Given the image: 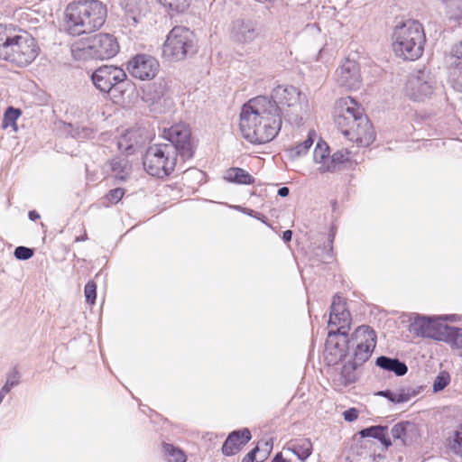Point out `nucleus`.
Listing matches in <instances>:
<instances>
[{
    "label": "nucleus",
    "mask_w": 462,
    "mask_h": 462,
    "mask_svg": "<svg viewBox=\"0 0 462 462\" xmlns=\"http://www.w3.org/2000/svg\"><path fill=\"white\" fill-rule=\"evenodd\" d=\"M394 53L407 60H416L423 53L426 36L423 26L416 20L397 24L392 35Z\"/></svg>",
    "instance_id": "3"
},
{
    "label": "nucleus",
    "mask_w": 462,
    "mask_h": 462,
    "mask_svg": "<svg viewBox=\"0 0 462 462\" xmlns=\"http://www.w3.org/2000/svg\"><path fill=\"white\" fill-rule=\"evenodd\" d=\"M436 86L435 75L423 68L409 78L406 83V94L411 100L421 102L431 97Z\"/></svg>",
    "instance_id": "11"
},
{
    "label": "nucleus",
    "mask_w": 462,
    "mask_h": 462,
    "mask_svg": "<svg viewBox=\"0 0 462 462\" xmlns=\"http://www.w3.org/2000/svg\"><path fill=\"white\" fill-rule=\"evenodd\" d=\"M345 420L354 421L358 417V411L356 408H349L343 412Z\"/></svg>",
    "instance_id": "47"
},
{
    "label": "nucleus",
    "mask_w": 462,
    "mask_h": 462,
    "mask_svg": "<svg viewBox=\"0 0 462 462\" xmlns=\"http://www.w3.org/2000/svg\"><path fill=\"white\" fill-rule=\"evenodd\" d=\"M242 462H254V460L251 459L250 457H245L243 458Z\"/></svg>",
    "instance_id": "58"
},
{
    "label": "nucleus",
    "mask_w": 462,
    "mask_h": 462,
    "mask_svg": "<svg viewBox=\"0 0 462 462\" xmlns=\"http://www.w3.org/2000/svg\"><path fill=\"white\" fill-rule=\"evenodd\" d=\"M259 451V448L255 447L251 451H249L245 457H250L251 459L255 460L256 453Z\"/></svg>",
    "instance_id": "54"
},
{
    "label": "nucleus",
    "mask_w": 462,
    "mask_h": 462,
    "mask_svg": "<svg viewBox=\"0 0 462 462\" xmlns=\"http://www.w3.org/2000/svg\"><path fill=\"white\" fill-rule=\"evenodd\" d=\"M448 81L455 90L462 92V63L450 64Z\"/></svg>",
    "instance_id": "34"
},
{
    "label": "nucleus",
    "mask_w": 462,
    "mask_h": 462,
    "mask_svg": "<svg viewBox=\"0 0 462 462\" xmlns=\"http://www.w3.org/2000/svg\"><path fill=\"white\" fill-rule=\"evenodd\" d=\"M290 189L288 187H282L278 189L277 194L282 198H285L289 195Z\"/></svg>",
    "instance_id": "52"
},
{
    "label": "nucleus",
    "mask_w": 462,
    "mask_h": 462,
    "mask_svg": "<svg viewBox=\"0 0 462 462\" xmlns=\"http://www.w3.org/2000/svg\"><path fill=\"white\" fill-rule=\"evenodd\" d=\"M424 389L423 385H410L401 387L396 391L389 389L377 392L375 394L387 399L389 402L399 404L409 402L412 397L420 394Z\"/></svg>",
    "instance_id": "22"
},
{
    "label": "nucleus",
    "mask_w": 462,
    "mask_h": 462,
    "mask_svg": "<svg viewBox=\"0 0 462 462\" xmlns=\"http://www.w3.org/2000/svg\"><path fill=\"white\" fill-rule=\"evenodd\" d=\"M87 239H88V236H87V234H84V235H83V236H78V237L76 238V241H85V240H87Z\"/></svg>",
    "instance_id": "56"
},
{
    "label": "nucleus",
    "mask_w": 462,
    "mask_h": 462,
    "mask_svg": "<svg viewBox=\"0 0 462 462\" xmlns=\"http://www.w3.org/2000/svg\"><path fill=\"white\" fill-rule=\"evenodd\" d=\"M109 166L113 176L116 180H126L130 172L131 165L125 157H115L109 162Z\"/></svg>",
    "instance_id": "30"
},
{
    "label": "nucleus",
    "mask_w": 462,
    "mask_h": 462,
    "mask_svg": "<svg viewBox=\"0 0 462 462\" xmlns=\"http://www.w3.org/2000/svg\"><path fill=\"white\" fill-rule=\"evenodd\" d=\"M341 132L346 136L353 135L352 138L360 146H368L375 138L373 125L366 116L359 118L357 124L348 125Z\"/></svg>",
    "instance_id": "18"
},
{
    "label": "nucleus",
    "mask_w": 462,
    "mask_h": 462,
    "mask_svg": "<svg viewBox=\"0 0 462 462\" xmlns=\"http://www.w3.org/2000/svg\"><path fill=\"white\" fill-rule=\"evenodd\" d=\"M282 238L285 243L291 242L292 238V232L291 230L284 231L282 233Z\"/></svg>",
    "instance_id": "50"
},
{
    "label": "nucleus",
    "mask_w": 462,
    "mask_h": 462,
    "mask_svg": "<svg viewBox=\"0 0 462 462\" xmlns=\"http://www.w3.org/2000/svg\"><path fill=\"white\" fill-rule=\"evenodd\" d=\"M65 14L69 33L80 35L101 28L107 17V9L98 0L79 1L69 4Z\"/></svg>",
    "instance_id": "2"
},
{
    "label": "nucleus",
    "mask_w": 462,
    "mask_h": 462,
    "mask_svg": "<svg viewBox=\"0 0 462 462\" xmlns=\"http://www.w3.org/2000/svg\"><path fill=\"white\" fill-rule=\"evenodd\" d=\"M334 236H335V234L331 232L329 234L328 245H324L323 248H318V250H322V252H324V254H326V257L321 259V262H323V263H328V260L332 259V257H333V254H332L333 246H332V245H333V241H334Z\"/></svg>",
    "instance_id": "44"
},
{
    "label": "nucleus",
    "mask_w": 462,
    "mask_h": 462,
    "mask_svg": "<svg viewBox=\"0 0 462 462\" xmlns=\"http://www.w3.org/2000/svg\"><path fill=\"white\" fill-rule=\"evenodd\" d=\"M450 448L455 454L462 457V423L459 424L454 432L453 441Z\"/></svg>",
    "instance_id": "40"
},
{
    "label": "nucleus",
    "mask_w": 462,
    "mask_h": 462,
    "mask_svg": "<svg viewBox=\"0 0 462 462\" xmlns=\"http://www.w3.org/2000/svg\"><path fill=\"white\" fill-rule=\"evenodd\" d=\"M410 331L422 337L432 338L446 343H457L461 340L462 328L449 326L442 320L417 315L410 325Z\"/></svg>",
    "instance_id": "5"
},
{
    "label": "nucleus",
    "mask_w": 462,
    "mask_h": 462,
    "mask_svg": "<svg viewBox=\"0 0 462 462\" xmlns=\"http://www.w3.org/2000/svg\"><path fill=\"white\" fill-rule=\"evenodd\" d=\"M127 78L125 71L117 66L103 65L91 75L94 86L103 93H109L116 85Z\"/></svg>",
    "instance_id": "14"
},
{
    "label": "nucleus",
    "mask_w": 462,
    "mask_h": 462,
    "mask_svg": "<svg viewBox=\"0 0 462 462\" xmlns=\"http://www.w3.org/2000/svg\"><path fill=\"white\" fill-rule=\"evenodd\" d=\"M142 98L150 107V110L157 114L169 111L173 105V101L166 88V83L163 81L149 84L143 90Z\"/></svg>",
    "instance_id": "13"
},
{
    "label": "nucleus",
    "mask_w": 462,
    "mask_h": 462,
    "mask_svg": "<svg viewBox=\"0 0 462 462\" xmlns=\"http://www.w3.org/2000/svg\"><path fill=\"white\" fill-rule=\"evenodd\" d=\"M365 116L363 110L356 102L352 97H346L340 100L335 120L340 130H342L350 124H357L359 118Z\"/></svg>",
    "instance_id": "17"
},
{
    "label": "nucleus",
    "mask_w": 462,
    "mask_h": 462,
    "mask_svg": "<svg viewBox=\"0 0 462 462\" xmlns=\"http://www.w3.org/2000/svg\"><path fill=\"white\" fill-rule=\"evenodd\" d=\"M445 320H455V315H448L444 319Z\"/></svg>",
    "instance_id": "57"
},
{
    "label": "nucleus",
    "mask_w": 462,
    "mask_h": 462,
    "mask_svg": "<svg viewBox=\"0 0 462 462\" xmlns=\"http://www.w3.org/2000/svg\"><path fill=\"white\" fill-rule=\"evenodd\" d=\"M21 374L18 370V368L15 366L6 375V381L5 384L2 386L3 388L6 389L10 393L12 388L18 385L20 383Z\"/></svg>",
    "instance_id": "39"
},
{
    "label": "nucleus",
    "mask_w": 462,
    "mask_h": 462,
    "mask_svg": "<svg viewBox=\"0 0 462 462\" xmlns=\"http://www.w3.org/2000/svg\"><path fill=\"white\" fill-rule=\"evenodd\" d=\"M362 330L356 334L354 341L356 342V350L352 353L351 358L343 365L340 373L339 381L342 385L348 386L357 380L356 369L365 363L371 356L376 346V341H370L367 346H362Z\"/></svg>",
    "instance_id": "10"
},
{
    "label": "nucleus",
    "mask_w": 462,
    "mask_h": 462,
    "mask_svg": "<svg viewBox=\"0 0 462 462\" xmlns=\"http://www.w3.org/2000/svg\"><path fill=\"white\" fill-rule=\"evenodd\" d=\"M162 452L168 462H186L187 457L184 452L172 444L163 443Z\"/></svg>",
    "instance_id": "32"
},
{
    "label": "nucleus",
    "mask_w": 462,
    "mask_h": 462,
    "mask_svg": "<svg viewBox=\"0 0 462 462\" xmlns=\"http://www.w3.org/2000/svg\"><path fill=\"white\" fill-rule=\"evenodd\" d=\"M293 86H278L270 97L258 96L243 105L239 127L243 137L251 143L263 144L273 140L282 128L285 107L293 106L299 100Z\"/></svg>",
    "instance_id": "1"
},
{
    "label": "nucleus",
    "mask_w": 462,
    "mask_h": 462,
    "mask_svg": "<svg viewBox=\"0 0 462 462\" xmlns=\"http://www.w3.org/2000/svg\"><path fill=\"white\" fill-rule=\"evenodd\" d=\"M349 329L346 328L345 331H342L343 328H337V330L328 331L325 344L326 358L328 360V363L337 364L346 356H352V353L356 350L354 338L359 330H362L360 338H362L363 344L361 346H367L370 341L369 338H372V341H376V334L369 326H359L350 337H348Z\"/></svg>",
    "instance_id": "4"
},
{
    "label": "nucleus",
    "mask_w": 462,
    "mask_h": 462,
    "mask_svg": "<svg viewBox=\"0 0 462 462\" xmlns=\"http://www.w3.org/2000/svg\"><path fill=\"white\" fill-rule=\"evenodd\" d=\"M254 212L253 209H250V213H248L250 216H252V213Z\"/></svg>",
    "instance_id": "59"
},
{
    "label": "nucleus",
    "mask_w": 462,
    "mask_h": 462,
    "mask_svg": "<svg viewBox=\"0 0 462 462\" xmlns=\"http://www.w3.org/2000/svg\"><path fill=\"white\" fill-rule=\"evenodd\" d=\"M34 250L26 246H17L14 251V255L17 260L26 261L33 256Z\"/></svg>",
    "instance_id": "42"
},
{
    "label": "nucleus",
    "mask_w": 462,
    "mask_h": 462,
    "mask_svg": "<svg viewBox=\"0 0 462 462\" xmlns=\"http://www.w3.org/2000/svg\"><path fill=\"white\" fill-rule=\"evenodd\" d=\"M341 315V320L343 321V327L340 328L345 331L346 328H350L351 315L349 310L346 308V302L338 295H335L332 300L330 306L329 317L331 319H337V316Z\"/></svg>",
    "instance_id": "26"
},
{
    "label": "nucleus",
    "mask_w": 462,
    "mask_h": 462,
    "mask_svg": "<svg viewBox=\"0 0 462 462\" xmlns=\"http://www.w3.org/2000/svg\"><path fill=\"white\" fill-rule=\"evenodd\" d=\"M22 30L12 23H0V60H5Z\"/></svg>",
    "instance_id": "21"
},
{
    "label": "nucleus",
    "mask_w": 462,
    "mask_h": 462,
    "mask_svg": "<svg viewBox=\"0 0 462 462\" xmlns=\"http://www.w3.org/2000/svg\"><path fill=\"white\" fill-rule=\"evenodd\" d=\"M450 383V375L448 372L442 371L435 377L432 391L433 393H439L444 390Z\"/></svg>",
    "instance_id": "38"
},
{
    "label": "nucleus",
    "mask_w": 462,
    "mask_h": 462,
    "mask_svg": "<svg viewBox=\"0 0 462 462\" xmlns=\"http://www.w3.org/2000/svg\"><path fill=\"white\" fill-rule=\"evenodd\" d=\"M132 133H128L125 135L122 136V138L118 142V147L120 150H125L127 153H131L134 150V144L133 143H126L128 141L131 140Z\"/></svg>",
    "instance_id": "46"
},
{
    "label": "nucleus",
    "mask_w": 462,
    "mask_h": 462,
    "mask_svg": "<svg viewBox=\"0 0 462 462\" xmlns=\"http://www.w3.org/2000/svg\"><path fill=\"white\" fill-rule=\"evenodd\" d=\"M271 462H290V461L282 457V452H279V453L275 454V456L273 457Z\"/></svg>",
    "instance_id": "51"
},
{
    "label": "nucleus",
    "mask_w": 462,
    "mask_h": 462,
    "mask_svg": "<svg viewBox=\"0 0 462 462\" xmlns=\"http://www.w3.org/2000/svg\"><path fill=\"white\" fill-rule=\"evenodd\" d=\"M451 60V64L462 63V42L452 47Z\"/></svg>",
    "instance_id": "45"
},
{
    "label": "nucleus",
    "mask_w": 462,
    "mask_h": 462,
    "mask_svg": "<svg viewBox=\"0 0 462 462\" xmlns=\"http://www.w3.org/2000/svg\"><path fill=\"white\" fill-rule=\"evenodd\" d=\"M22 115V111L19 108L14 106H8L4 114L2 126L3 128L12 127L15 131L17 130L16 121Z\"/></svg>",
    "instance_id": "35"
},
{
    "label": "nucleus",
    "mask_w": 462,
    "mask_h": 462,
    "mask_svg": "<svg viewBox=\"0 0 462 462\" xmlns=\"http://www.w3.org/2000/svg\"><path fill=\"white\" fill-rule=\"evenodd\" d=\"M69 127L71 128L70 135L76 139H93L96 135L95 129L90 126L79 125L73 126L72 125H69Z\"/></svg>",
    "instance_id": "36"
},
{
    "label": "nucleus",
    "mask_w": 462,
    "mask_h": 462,
    "mask_svg": "<svg viewBox=\"0 0 462 462\" xmlns=\"http://www.w3.org/2000/svg\"><path fill=\"white\" fill-rule=\"evenodd\" d=\"M375 365L384 371L393 372L396 376H402L408 372L406 364L396 357L381 356L376 358Z\"/></svg>",
    "instance_id": "25"
},
{
    "label": "nucleus",
    "mask_w": 462,
    "mask_h": 462,
    "mask_svg": "<svg viewBox=\"0 0 462 462\" xmlns=\"http://www.w3.org/2000/svg\"><path fill=\"white\" fill-rule=\"evenodd\" d=\"M259 35L256 23L251 19L238 18L232 22L231 38L239 44L253 42Z\"/></svg>",
    "instance_id": "19"
},
{
    "label": "nucleus",
    "mask_w": 462,
    "mask_h": 462,
    "mask_svg": "<svg viewBox=\"0 0 462 462\" xmlns=\"http://www.w3.org/2000/svg\"><path fill=\"white\" fill-rule=\"evenodd\" d=\"M391 433L394 440H399L404 446L417 441L420 437L418 426L407 420L395 424L392 428Z\"/></svg>",
    "instance_id": "23"
},
{
    "label": "nucleus",
    "mask_w": 462,
    "mask_h": 462,
    "mask_svg": "<svg viewBox=\"0 0 462 462\" xmlns=\"http://www.w3.org/2000/svg\"><path fill=\"white\" fill-rule=\"evenodd\" d=\"M337 82L347 90H356L361 87L362 78L359 64L352 60H346L336 72Z\"/></svg>",
    "instance_id": "16"
},
{
    "label": "nucleus",
    "mask_w": 462,
    "mask_h": 462,
    "mask_svg": "<svg viewBox=\"0 0 462 462\" xmlns=\"http://www.w3.org/2000/svg\"><path fill=\"white\" fill-rule=\"evenodd\" d=\"M316 136L315 131L311 130L309 132L308 137L303 142L298 143L295 146L287 148L285 150L286 156L289 160L295 161L300 157L306 155L314 143Z\"/></svg>",
    "instance_id": "27"
},
{
    "label": "nucleus",
    "mask_w": 462,
    "mask_h": 462,
    "mask_svg": "<svg viewBox=\"0 0 462 462\" xmlns=\"http://www.w3.org/2000/svg\"><path fill=\"white\" fill-rule=\"evenodd\" d=\"M127 23L129 24H135V23H137V19L134 16H131V17L127 18Z\"/></svg>",
    "instance_id": "55"
},
{
    "label": "nucleus",
    "mask_w": 462,
    "mask_h": 462,
    "mask_svg": "<svg viewBox=\"0 0 462 462\" xmlns=\"http://www.w3.org/2000/svg\"><path fill=\"white\" fill-rule=\"evenodd\" d=\"M312 449L313 446L310 439H291L283 448L284 451L291 452L301 462L306 461V459L311 455Z\"/></svg>",
    "instance_id": "24"
},
{
    "label": "nucleus",
    "mask_w": 462,
    "mask_h": 462,
    "mask_svg": "<svg viewBox=\"0 0 462 462\" xmlns=\"http://www.w3.org/2000/svg\"><path fill=\"white\" fill-rule=\"evenodd\" d=\"M251 432L247 428L230 432L222 446V453L226 457L236 454L244 445L250 441Z\"/></svg>",
    "instance_id": "20"
},
{
    "label": "nucleus",
    "mask_w": 462,
    "mask_h": 462,
    "mask_svg": "<svg viewBox=\"0 0 462 462\" xmlns=\"http://www.w3.org/2000/svg\"><path fill=\"white\" fill-rule=\"evenodd\" d=\"M86 301L91 305L95 304L97 299V284L93 281L86 283L84 288Z\"/></svg>",
    "instance_id": "41"
},
{
    "label": "nucleus",
    "mask_w": 462,
    "mask_h": 462,
    "mask_svg": "<svg viewBox=\"0 0 462 462\" xmlns=\"http://www.w3.org/2000/svg\"><path fill=\"white\" fill-rule=\"evenodd\" d=\"M449 7L457 8L459 11L458 16H462V0H442Z\"/></svg>",
    "instance_id": "48"
},
{
    "label": "nucleus",
    "mask_w": 462,
    "mask_h": 462,
    "mask_svg": "<svg viewBox=\"0 0 462 462\" xmlns=\"http://www.w3.org/2000/svg\"><path fill=\"white\" fill-rule=\"evenodd\" d=\"M125 194V189L122 188H116L106 195L105 199L111 204H116L119 202Z\"/></svg>",
    "instance_id": "43"
},
{
    "label": "nucleus",
    "mask_w": 462,
    "mask_h": 462,
    "mask_svg": "<svg viewBox=\"0 0 462 462\" xmlns=\"http://www.w3.org/2000/svg\"><path fill=\"white\" fill-rule=\"evenodd\" d=\"M350 152L346 149L337 151L334 152L329 159V163L320 166L319 168V172H333L337 170V167L349 160Z\"/></svg>",
    "instance_id": "31"
},
{
    "label": "nucleus",
    "mask_w": 462,
    "mask_h": 462,
    "mask_svg": "<svg viewBox=\"0 0 462 462\" xmlns=\"http://www.w3.org/2000/svg\"><path fill=\"white\" fill-rule=\"evenodd\" d=\"M179 157L173 154V147L158 143L150 146L143 156V164L148 174L157 178L169 176L178 164Z\"/></svg>",
    "instance_id": "7"
},
{
    "label": "nucleus",
    "mask_w": 462,
    "mask_h": 462,
    "mask_svg": "<svg viewBox=\"0 0 462 462\" xmlns=\"http://www.w3.org/2000/svg\"><path fill=\"white\" fill-rule=\"evenodd\" d=\"M117 39L110 33L99 32L87 39L81 48L72 50L76 59L109 60L119 52Z\"/></svg>",
    "instance_id": "8"
},
{
    "label": "nucleus",
    "mask_w": 462,
    "mask_h": 462,
    "mask_svg": "<svg viewBox=\"0 0 462 462\" xmlns=\"http://www.w3.org/2000/svg\"><path fill=\"white\" fill-rule=\"evenodd\" d=\"M341 315H338L337 318V319L333 320L329 318V320H328V325L331 326V325H334V326H337V328H341L343 327V321L341 320Z\"/></svg>",
    "instance_id": "49"
},
{
    "label": "nucleus",
    "mask_w": 462,
    "mask_h": 462,
    "mask_svg": "<svg viewBox=\"0 0 462 462\" xmlns=\"http://www.w3.org/2000/svg\"><path fill=\"white\" fill-rule=\"evenodd\" d=\"M158 60L148 54H136L127 64V70L135 79L140 80H150L159 71Z\"/></svg>",
    "instance_id": "15"
},
{
    "label": "nucleus",
    "mask_w": 462,
    "mask_h": 462,
    "mask_svg": "<svg viewBox=\"0 0 462 462\" xmlns=\"http://www.w3.org/2000/svg\"><path fill=\"white\" fill-rule=\"evenodd\" d=\"M165 8L177 14L184 13L189 6V0H157Z\"/></svg>",
    "instance_id": "37"
},
{
    "label": "nucleus",
    "mask_w": 462,
    "mask_h": 462,
    "mask_svg": "<svg viewBox=\"0 0 462 462\" xmlns=\"http://www.w3.org/2000/svg\"><path fill=\"white\" fill-rule=\"evenodd\" d=\"M162 136L169 143L166 146L173 147V154L182 162L190 160L195 154V146L191 138V130L187 124L180 123L164 128Z\"/></svg>",
    "instance_id": "9"
},
{
    "label": "nucleus",
    "mask_w": 462,
    "mask_h": 462,
    "mask_svg": "<svg viewBox=\"0 0 462 462\" xmlns=\"http://www.w3.org/2000/svg\"><path fill=\"white\" fill-rule=\"evenodd\" d=\"M198 51L195 34L188 27L175 26L167 34L162 55L170 61L183 60Z\"/></svg>",
    "instance_id": "6"
},
{
    "label": "nucleus",
    "mask_w": 462,
    "mask_h": 462,
    "mask_svg": "<svg viewBox=\"0 0 462 462\" xmlns=\"http://www.w3.org/2000/svg\"><path fill=\"white\" fill-rule=\"evenodd\" d=\"M386 426L374 425L363 429L359 431L362 438H374L378 439L385 448L392 446L391 439L388 436Z\"/></svg>",
    "instance_id": "29"
},
{
    "label": "nucleus",
    "mask_w": 462,
    "mask_h": 462,
    "mask_svg": "<svg viewBox=\"0 0 462 462\" xmlns=\"http://www.w3.org/2000/svg\"><path fill=\"white\" fill-rule=\"evenodd\" d=\"M39 51L40 48L35 39L28 32L22 31L5 60L19 68H23L37 58Z\"/></svg>",
    "instance_id": "12"
},
{
    "label": "nucleus",
    "mask_w": 462,
    "mask_h": 462,
    "mask_svg": "<svg viewBox=\"0 0 462 462\" xmlns=\"http://www.w3.org/2000/svg\"><path fill=\"white\" fill-rule=\"evenodd\" d=\"M224 180L230 183L241 185H250L255 181V179L250 173L239 167L229 168L225 172Z\"/></svg>",
    "instance_id": "28"
},
{
    "label": "nucleus",
    "mask_w": 462,
    "mask_h": 462,
    "mask_svg": "<svg viewBox=\"0 0 462 462\" xmlns=\"http://www.w3.org/2000/svg\"><path fill=\"white\" fill-rule=\"evenodd\" d=\"M28 217L32 221H36L40 218V214L36 210H30L28 213Z\"/></svg>",
    "instance_id": "53"
},
{
    "label": "nucleus",
    "mask_w": 462,
    "mask_h": 462,
    "mask_svg": "<svg viewBox=\"0 0 462 462\" xmlns=\"http://www.w3.org/2000/svg\"><path fill=\"white\" fill-rule=\"evenodd\" d=\"M329 147L324 141L320 140L317 143L313 152V160L320 166L329 163Z\"/></svg>",
    "instance_id": "33"
}]
</instances>
